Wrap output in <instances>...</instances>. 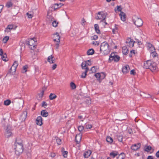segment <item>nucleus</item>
Returning <instances> with one entry per match:
<instances>
[{"instance_id": "1", "label": "nucleus", "mask_w": 159, "mask_h": 159, "mask_svg": "<svg viewBox=\"0 0 159 159\" xmlns=\"http://www.w3.org/2000/svg\"><path fill=\"white\" fill-rule=\"evenodd\" d=\"M144 68L149 69L153 71L157 69V65L155 63L151 60H148L144 62Z\"/></svg>"}, {"instance_id": "2", "label": "nucleus", "mask_w": 159, "mask_h": 159, "mask_svg": "<svg viewBox=\"0 0 159 159\" xmlns=\"http://www.w3.org/2000/svg\"><path fill=\"white\" fill-rule=\"evenodd\" d=\"M109 45L107 43L104 42L101 43L100 47V51L104 55L108 54L110 52Z\"/></svg>"}, {"instance_id": "3", "label": "nucleus", "mask_w": 159, "mask_h": 159, "mask_svg": "<svg viewBox=\"0 0 159 159\" xmlns=\"http://www.w3.org/2000/svg\"><path fill=\"white\" fill-rule=\"evenodd\" d=\"M16 146L15 149V153L17 155H19L22 153L23 151V145L21 142H17V140L16 139V142L15 143Z\"/></svg>"}, {"instance_id": "4", "label": "nucleus", "mask_w": 159, "mask_h": 159, "mask_svg": "<svg viewBox=\"0 0 159 159\" xmlns=\"http://www.w3.org/2000/svg\"><path fill=\"white\" fill-rule=\"evenodd\" d=\"M133 20L135 25L138 27L142 26L143 24V21L142 19L136 16H134Z\"/></svg>"}, {"instance_id": "5", "label": "nucleus", "mask_w": 159, "mask_h": 159, "mask_svg": "<svg viewBox=\"0 0 159 159\" xmlns=\"http://www.w3.org/2000/svg\"><path fill=\"white\" fill-rule=\"evenodd\" d=\"M18 66L17 61H15L14 62L13 65L12 66L8 74L9 73L11 75H13L14 74L16 69L17 67Z\"/></svg>"}, {"instance_id": "6", "label": "nucleus", "mask_w": 159, "mask_h": 159, "mask_svg": "<svg viewBox=\"0 0 159 159\" xmlns=\"http://www.w3.org/2000/svg\"><path fill=\"white\" fill-rule=\"evenodd\" d=\"M54 39H53L54 41L57 42V43L55 44L56 48L57 49H58L59 47V42L60 41V36L58 33H56L54 34Z\"/></svg>"}, {"instance_id": "7", "label": "nucleus", "mask_w": 159, "mask_h": 159, "mask_svg": "<svg viewBox=\"0 0 159 159\" xmlns=\"http://www.w3.org/2000/svg\"><path fill=\"white\" fill-rule=\"evenodd\" d=\"M107 15V13H103V12H99L98 13V16H97L96 19L100 20L103 18L101 21H105Z\"/></svg>"}, {"instance_id": "8", "label": "nucleus", "mask_w": 159, "mask_h": 159, "mask_svg": "<svg viewBox=\"0 0 159 159\" xmlns=\"http://www.w3.org/2000/svg\"><path fill=\"white\" fill-rule=\"evenodd\" d=\"M120 59V57L119 56L115 55L114 53H112L110 56L109 60L110 61L114 60L115 61L117 62L119 61Z\"/></svg>"}, {"instance_id": "9", "label": "nucleus", "mask_w": 159, "mask_h": 159, "mask_svg": "<svg viewBox=\"0 0 159 159\" xmlns=\"http://www.w3.org/2000/svg\"><path fill=\"white\" fill-rule=\"evenodd\" d=\"M11 126L9 125H8L5 130L6 135L7 137H10L12 133L11 132Z\"/></svg>"}, {"instance_id": "10", "label": "nucleus", "mask_w": 159, "mask_h": 159, "mask_svg": "<svg viewBox=\"0 0 159 159\" xmlns=\"http://www.w3.org/2000/svg\"><path fill=\"white\" fill-rule=\"evenodd\" d=\"M95 76L97 78L98 80H99L103 79L105 76L104 73H102L101 74H100L99 73L95 74Z\"/></svg>"}, {"instance_id": "11", "label": "nucleus", "mask_w": 159, "mask_h": 159, "mask_svg": "<svg viewBox=\"0 0 159 159\" xmlns=\"http://www.w3.org/2000/svg\"><path fill=\"white\" fill-rule=\"evenodd\" d=\"M48 61L50 63H54L56 61L55 58L52 55H51L48 58Z\"/></svg>"}, {"instance_id": "12", "label": "nucleus", "mask_w": 159, "mask_h": 159, "mask_svg": "<svg viewBox=\"0 0 159 159\" xmlns=\"http://www.w3.org/2000/svg\"><path fill=\"white\" fill-rule=\"evenodd\" d=\"M129 70V67L128 65H126L122 68V71L124 74H126L128 72Z\"/></svg>"}, {"instance_id": "13", "label": "nucleus", "mask_w": 159, "mask_h": 159, "mask_svg": "<svg viewBox=\"0 0 159 159\" xmlns=\"http://www.w3.org/2000/svg\"><path fill=\"white\" fill-rule=\"evenodd\" d=\"M36 124L39 125H41L42 124V118L40 116L38 117L36 120Z\"/></svg>"}, {"instance_id": "14", "label": "nucleus", "mask_w": 159, "mask_h": 159, "mask_svg": "<svg viewBox=\"0 0 159 159\" xmlns=\"http://www.w3.org/2000/svg\"><path fill=\"white\" fill-rule=\"evenodd\" d=\"M140 147V144L138 143L132 145L131 149L134 150L136 151L139 149Z\"/></svg>"}, {"instance_id": "15", "label": "nucleus", "mask_w": 159, "mask_h": 159, "mask_svg": "<svg viewBox=\"0 0 159 159\" xmlns=\"http://www.w3.org/2000/svg\"><path fill=\"white\" fill-rule=\"evenodd\" d=\"M82 138V135L81 134H79L76 135L75 136V141L76 142L79 143L80 142Z\"/></svg>"}, {"instance_id": "16", "label": "nucleus", "mask_w": 159, "mask_h": 159, "mask_svg": "<svg viewBox=\"0 0 159 159\" xmlns=\"http://www.w3.org/2000/svg\"><path fill=\"white\" fill-rule=\"evenodd\" d=\"M120 18L121 20L124 21L126 19V15L125 13L122 11H120Z\"/></svg>"}, {"instance_id": "17", "label": "nucleus", "mask_w": 159, "mask_h": 159, "mask_svg": "<svg viewBox=\"0 0 159 159\" xmlns=\"http://www.w3.org/2000/svg\"><path fill=\"white\" fill-rule=\"evenodd\" d=\"M27 113L26 111L24 112L21 115L20 118L22 120H25L27 116Z\"/></svg>"}, {"instance_id": "18", "label": "nucleus", "mask_w": 159, "mask_h": 159, "mask_svg": "<svg viewBox=\"0 0 159 159\" xmlns=\"http://www.w3.org/2000/svg\"><path fill=\"white\" fill-rule=\"evenodd\" d=\"M16 27L13 25H8L7 28V30L9 31L11 30H15Z\"/></svg>"}, {"instance_id": "19", "label": "nucleus", "mask_w": 159, "mask_h": 159, "mask_svg": "<svg viewBox=\"0 0 159 159\" xmlns=\"http://www.w3.org/2000/svg\"><path fill=\"white\" fill-rule=\"evenodd\" d=\"M116 138L120 142H122V141L123 136L122 134L121 133L118 134L116 135Z\"/></svg>"}, {"instance_id": "20", "label": "nucleus", "mask_w": 159, "mask_h": 159, "mask_svg": "<svg viewBox=\"0 0 159 159\" xmlns=\"http://www.w3.org/2000/svg\"><path fill=\"white\" fill-rule=\"evenodd\" d=\"M91 153V150H88L84 153V157L85 158H88L90 156Z\"/></svg>"}, {"instance_id": "21", "label": "nucleus", "mask_w": 159, "mask_h": 159, "mask_svg": "<svg viewBox=\"0 0 159 159\" xmlns=\"http://www.w3.org/2000/svg\"><path fill=\"white\" fill-rule=\"evenodd\" d=\"M122 51L123 54L126 55L128 52V49L126 47L124 46L122 48Z\"/></svg>"}, {"instance_id": "22", "label": "nucleus", "mask_w": 159, "mask_h": 159, "mask_svg": "<svg viewBox=\"0 0 159 159\" xmlns=\"http://www.w3.org/2000/svg\"><path fill=\"white\" fill-rule=\"evenodd\" d=\"M41 115L43 117H46L48 115V113L45 110H43L41 111Z\"/></svg>"}, {"instance_id": "23", "label": "nucleus", "mask_w": 159, "mask_h": 159, "mask_svg": "<svg viewBox=\"0 0 159 159\" xmlns=\"http://www.w3.org/2000/svg\"><path fill=\"white\" fill-rule=\"evenodd\" d=\"M81 67L82 69H84L86 70L88 69L89 70L88 67L86 66V62H83L81 64Z\"/></svg>"}, {"instance_id": "24", "label": "nucleus", "mask_w": 159, "mask_h": 159, "mask_svg": "<svg viewBox=\"0 0 159 159\" xmlns=\"http://www.w3.org/2000/svg\"><path fill=\"white\" fill-rule=\"evenodd\" d=\"M63 4L61 3H60L59 4L56 3L54 4L53 7L54 9L56 10L60 7Z\"/></svg>"}, {"instance_id": "25", "label": "nucleus", "mask_w": 159, "mask_h": 159, "mask_svg": "<svg viewBox=\"0 0 159 159\" xmlns=\"http://www.w3.org/2000/svg\"><path fill=\"white\" fill-rule=\"evenodd\" d=\"M94 52V50L92 49H90L88 50L87 52V54L88 55H93Z\"/></svg>"}, {"instance_id": "26", "label": "nucleus", "mask_w": 159, "mask_h": 159, "mask_svg": "<svg viewBox=\"0 0 159 159\" xmlns=\"http://www.w3.org/2000/svg\"><path fill=\"white\" fill-rule=\"evenodd\" d=\"M125 154L123 153H122L119 155L118 157H117V159H125Z\"/></svg>"}, {"instance_id": "27", "label": "nucleus", "mask_w": 159, "mask_h": 159, "mask_svg": "<svg viewBox=\"0 0 159 159\" xmlns=\"http://www.w3.org/2000/svg\"><path fill=\"white\" fill-rule=\"evenodd\" d=\"M94 28L95 31L98 34L100 33V30L99 29V26L97 24H95Z\"/></svg>"}, {"instance_id": "28", "label": "nucleus", "mask_w": 159, "mask_h": 159, "mask_svg": "<svg viewBox=\"0 0 159 159\" xmlns=\"http://www.w3.org/2000/svg\"><path fill=\"white\" fill-rule=\"evenodd\" d=\"M49 99L51 100H52L57 98V96L54 94L51 93L49 96Z\"/></svg>"}, {"instance_id": "29", "label": "nucleus", "mask_w": 159, "mask_h": 159, "mask_svg": "<svg viewBox=\"0 0 159 159\" xmlns=\"http://www.w3.org/2000/svg\"><path fill=\"white\" fill-rule=\"evenodd\" d=\"M118 154V152L116 151L111 152L110 153V155L112 156L113 158H114Z\"/></svg>"}, {"instance_id": "30", "label": "nucleus", "mask_w": 159, "mask_h": 159, "mask_svg": "<svg viewBox=\"0 0 159 159\" xmlns=\"http://www.w3.org/2000/svg\"><path fill=\"white\" fill-rule=\"evenodd\" d=\"M150 55L153 58L157 56V54L155 51L151 52Z\"/></svg>"}, {"instance_id": "31", "label": "nucleus", "mask_w": 159, "mask_h": 159, "mask_svg": "<svg viewBox=\"0 0 159 159\" xmlns=\"http://www.w3.org/2000/svg\"><path fill=\"white\" fill-rule=\"evenodd\" d=\"M88 71V70L87 69L85 70V71L83 72L82 74L81 77L82 78H85L87 75V73Z\"/></svg>"}, {"instance_id": "32", "label": "nucleus", "mask_w": 159, "mask_h": 159, "mask_svg": "<svg viewBox=\"0 0 159 159\" xmlns=\"http://www.w3.org/2000/svg\"><path fill=\"white\" fill-rule=\"evenodd\" d=\"M28 68V66L27 65H25L23 66L22 72V73H25L27 71V69Z\"/></svg>"}, {"instance_id": "33", "label": "nucleus", "mask_w": 159, "mask_h": 159, "mask_svg": "<svg viewBox=\"0 0 159 159\" xmlns=\"http://www.w3.org/2000/svg\"><path fill=\"white\" fill-rule=\"evenodd\" d=\"M12 5L13 4L11 2H8L6 3V7L7 8H9L11 7Z\"/></svg>"}, {"instance_id": "34", "label": "nucleus", "mask_w": 159, "mask_h": 159, "mask_svg": "<svg viewBox=\"0 0 159 159\" xmlns=\"http://www.w3.org/2000/svg\"><path fill=\"white\" fill-rule=\"evenodd\" d=\"M33 42L35 43V41L34 40L33 38H31L30 41L28 42V44L30 46H33L32 44Z\"/></svg>"}, {"instance_id": "35", "label": "nucleus", "mask_w": 159, "mask_h": 159, "mask_svg": "<svg viewBox=\"0 0 159 159\" xmlns=\"http://www.w3.org/2000/svg\"><path fill=\"white\" fill-rule=\"evenodd\" d=\"M70 86L72 89H74L76 88V85L73 82L70 83Z\"/></svg>"}, {"instance_id": "36", "label": "nucleus", "mask_w": 159, "mask_h": 159, "mask_svg": "<svg viewBox=\"0 0 159 159\" xmlns=\"http://www.w3.org/2000/svg\"><path fill=\"white\" fill-rule=\"evenodd\" d=\"M46 89L45 87L43 88V90L41 92V93L39 94V96L41 97H42L44 93V90Z\"/></svg>"}, {"instance_id": "37", "label": "nucleus", "mask_w": 159, "mask_h": 159, "mask_svg": "<svg viewBox=\"0 0 159 159\" xmlns=\"http://www.w3.org/2000/svg\"><path fill=\"white\" fill-rule=\"evenodd\" d=\"M11 101L9 100H7L4 101V104L5 105H9L11 103Z\"/></svg>"}, {"instance_id": "38", "label": "nucleus", "mask_w": 159, "mask_h": 159, "mask_svg": "<svg viewBox=\"0 0 159 159\" xmlns=\"http://www.w3.org/2000/svg\"><path fill=\"white\" fill-rule=\"evenodd\" d=\"M106 140L107 142L111 143H112L113 141L112 138L110 136L107 137Z\"/></svg>"}, {"instance_id": "39", "label": "nucleus", "mask_w": 159, "mask_h": 159, "mask_svg": "<svg viewBox=\"0 0 159 159\" xmlns=\"http://www.w3.org/2000/svg\"><path fill=\"white\" fill-rule=\"evenodd\" d=\"M116 26H117V25H115V28L114 29H113L112 30V33L114 34H116V32H117V30H118V28H117V27H116Z\"/></svg>"}, {"instance_id": "40", "label": "nucleus", "mask_w": 159, "mask_h": 159, "mask_svg": "<svg viewBox=\"0 0 159 159\" xmlns=\"http://www.w3.org/2000/svg\"><path fill=\"white\" fill-rule=\"evenodd\" d=\"M152 149V147L150 146H147L146 147L145 150L147 152H149Z\"/></svg>"}, {"instance_id": "41", "label": "nucleus", "mask_w": 159, "mask_h": 159, "mask_svg": "<svg viewBox=\"0 0 159 159\" xmlns=\"http://www.w3.org/2000/svg\"><path fill=\"white\" fill-rule=\"evenodd\" d=\"M67 154L68 152L66 151H64L62 153L63 156L65 158L67 157Z\"/></svg>"}, {"instance_id": "42", "label": "nucleus", "mask_w": 159, "mask_h": 159, "mask_svg": "<svg viewBox=\"0 0 159 159\" xmlns=\"http://www.w3.org/2000/svg\"><path fill=\"white\" fill-rule=\"evenodd\" d=\"M58 23L56 21H54L52 23V25L53 27H56L57 26V25H58Z\"/></svg>"}, {"instance_id": "43", "label": "nucleus", "mask_w": 159, "mask_h": 159, "mask_svg": "<svg viewBox=\"0 0 159 159\" xmlns=\"http://www.w3.org/2000/svg\"><path fill=\"white\" fill-rule=\"evenodd\" d=\"M85 127H86V128H87V129H90L92 127V125H91L90 124H86L85 125Z\"/></svg>"}, {"instance_id": "44", "label": "nucleus", "mask_w": 159, "mask_h": 159, "mask_svg": "<svg viewBox=\"0 0 159 159\" xmlns=\"http://www.w3.org/2000/svg\"><path fill=\"white\" fill-rule=\"evenodd\" d=\"M9 37L8 36H6L3 39V41L4 42L6 43L9 39Z\"/></svg>"}, {"instance_id": "45", "label": "nucleus", "mask_w": 159, "mask_h": 159, "mask_svg": "<svg viewBox=\"0 0 159 159\" xmlns=\"http://www.w3.org/2000/svg\"><path fill=\"white\" fill-rule=\"evenodd\" d=\"M150 52H152L153 51H154L155 50V48L153 46L149 48L148 49Z\"/></svg>"}, {"instance_id": "46", "label": "nucleus", "mask_w": 159, "mask_h": 159, "mask_svg": "<svg viewBox=\"0 0 159 159\" xmlns=\"http://www.w3.org/2000/svg\"><path fill=\"white\" fill-rule=\"evenodd\" d=\"M56 142L57 144L60 145L61 143V140L59 138H57L56 139Z\"/></svg>"}, {"instance_id": "47", "label": "nucleus", "mask_w": 159, "mask_h": 159, "mask_svg": "<svg viewBox=\"0 0 159 159\" xmlns=\"http://www.w3.org/2000/svg\"><path fill=\"white\" fill-rule=\"evenodd\" d=\"M78 128L80 131H81L83 130L84 127L82 126H80L78 127Z\"/></svg>"}, {"instance_id": "48", "label": "nucleus", "mask_w": 159, "mask_h": 159, "mask_svg": "<svg viewBox=\"0 0 159 159\" xmlns=\"http://www.w3.org/2000/svg\"><path fill=\"white\" fill-rule=\"evenodd\" d=\"M153 46L150 43H148L147 44V47L148 49L149 48L152 47Z\"/></svg>"}, {"instance_id": "49", "label": "nucleus", "mask_w": 159, "mask_h": 159, "mask_svg": "<svg viewBox=\"0 0 159 159\" xmlns=\"http://www.w3.org/2000/svg\"><path fill=\"white\" fill-rule=\"evenodd\" d=\"M98 38V36L96 35H94L91 37V39L92 40H96Z\"/></svg>"}, {"instance_id": "50", "label": "nucleus", "mask_w": 159, "mask_h": 159, "mask_svg": "<svg viewBox=\"0 0 159 159\" xmlns=\"http://www.w3.org/2000/svg\"><path fill=\"white\" fill-rule=\"evenodd\" d=\"M26 15L29 18H31L33 16V14H30L29 12L27 13H26Z\"/></svg>"}, {"instance_id": "51", "label": "nucleus", "mask_w": 159, "mask_h": 159, "mask_svg": "<svg viewBox=\"0 0 159 159\" xmlns=\"http://www.w3.org/2000/svg\"><path fill=\"white\" fill-rule=\"evenodd\" d=\"M135 43V42L132 41V42H130L129 44V46L130 47H132L134 46V43Z\"/></svg>"}, {"instance_id": "52", "label": "nucleus", "mask_w": 159, "mask_h": 159, "mask_svg": "<svg viewBox=\"0 0 159 159\" xmlns=\"http://www.w3.org/2000/svg\"><path fill=\"white\" fill-rule=\"evenodd\" d=\"M91 71L92 72H96V69L95 68V67L94 66L92 67L91 68Z\"/></svg>"}, {"instance_id": "53", "label": "nucleus", "mask_w": 159, "mask_h": 159, "mask_svg": "<svg viewBox=\"0 0 159 159\" xmlns=\"http://www.w3.org/2000/svg\"><path fill=\"white\" fill-rule=\"evenodd\" d=\"M115 11H121V8L120 6H117V8L116 9V8L115 9Z\"/></svg>"}, {"instance_id": "54", "label": "nucleus", "mask_w": 159, "mask_h": 159, "mask_svg": "<svg viewBox=\"0 0 159 159\" xmlns=\"http://www.w3.org/2000/svg\"><path fill=\"white\" fill-rule=\"evenodd\" d=\"M148 96H144V97H145V98H151L153 101H155L153 99L154 98L151 95H150L149 94H148Z\"/></svg>"}, {"instance_id": "55", "label": "nucleus", "mask_w": 159, "mask_h": 159, "mask_svg": "<svg viewBox=\"0 0 159 159\" xmlns=\"http://www.w3.org/2000/svg\"><path fill=\"white\" fill-rule=\"evenodd\" d=\"M132 41L131 40V39L130 38H128L126 40V43H129L130 42Z\"/></svg>"}, {"instance_id": "56", "label": "nucleus", "mask_w": 159, "mask_h": 159, "mask_svg": "<svg viewBox=\"0 0 159 159\" xmlns=\"http://www.w3.org/2000/svg\"><path fill=\"white\" fill-rule=\"evenodd\" d=\"M57 65L56 64H54L53 65L52 67V69L53 70H55L57 67Z\"/></svg>"}, {"instance_id": "57", "label": "nucleus", "mask_w": 159, "mask_h": 159, "mask_svg": "<svg viewBox=\"0 0 159 159\" xmlns=\"http://www.w3.org/2000/svg\"><path fill=\"white\" fill-rule=\"evenodd\" d=\"M92 44L94 45H98L99 43L97 41H95L92 42Z\"/></svg>"}, {"instance_id": "58", "label": "nucleus", "mask_w": 159, "mask_h": 159, "mask_svg": "<svg viewBox=\"0 0 159 159\" xmlns=\"http://www.w3.org/2000/svg\"><path fill=\"white\" fill-rule=\"evenodd\" d=\"M42 107H44V106H47V104L45 102H42Z\"/></svg>"}, {"instance_id": "59", "label": "nucleus", "mask_w": 159, "mask_h": 159, "mask_svg": "<svg viewBox=\"0 0 159 159\" xmlns=\"http://www.w3.org/2000/svg\"><path fill=\"white\" fill-rule=\"evenodd\" d=\"M135 70H132L130 71V74L131 75H134L135 74Z\"/></svg>"}, {"instance_id": "60", "label": "nucleus", "mask_w": 159, "mask_h": 159, "mask_svg": "<svg viewBox=\"0 0 159 159\" xmlns=\"http://www.w3.org/2000/svg\"><path fill=\"white\" fill-rule=\"evenodd\" d=\"M3 7V5H0V13L1 12L2 9Z\"/></svg>"}, {"instance_id": "61", "label": "nucleus", "mask_w": 159, "mask_h": 159, "mask_svg": "<svg viewBox=\"0 0 159 159\" xmlns=\"http://www.w3.org/2000/svg\"><path fill=\"white\" fill-rule=\"evenodd\" d=\"M156 156L157 158H159V150L156 152Z\"/></svg>"}, {"instance_id": "62", "label": "nucleus", "mask_w": 159, "mask_h": 159, "mask_svg": "<svg viewBox=\"0 0 159 159\" xmlns=\"http://www.w3.org/2000/svg\"><path fill=\"white\" fill-rule=\"evenodd\" d=\"M147 159H153V158L152 156H149L148 157Z\"/></svg>"}, {"instance_id": "63", "label": "nucleus", "mask_w": 159, "mask_h": 159, "mask_svg": "<svg viewBox=\"0 0 159 159\" xmlns=\"http://www.w3.org/2000/svg\"><path fill=\"white\" fill-rule=\"evenodd\" d=\"M2 60L4 61H7L5 59V57L4 56H2Z\"/></svg>"}, {"instance_id": "64", "label": "nucleus", "mask_w": 159, "mask_h": 159, "mask_svg": "<svg viewBox=\"0 0 159 159\" xmlns=\"http://www.w3.org/2000/svg\"><path fill=\"white\" fill-rule=\"evenodd\" d=\"M3 53V52L2 49H0V56H2Z\"/></svg>"}]
</instances>
